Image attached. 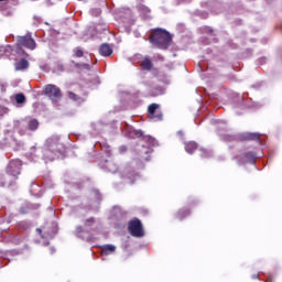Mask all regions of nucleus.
Segmentation results:
<instances>
[{
    "label": "nucleus",
    "mask_w": 282,
    "mask_h": 282,
    "mask_svg": "<svg viewBox=\"0 0 282 282\" xmlns=\"http://www.w3.org/2000/svg\"><path fill=\"white\" fill-rule=\"evenodd\" d=\"M149 41L159 50H167L173 43V35L166 30L154 29L149 36Z\"/></svg>",
    "instance_id": "nucleus-1"
},
{
    "label": "nucleus",
    "mask_w": 282,
    "mask_h": 282,
    "mask_svg": "<svg viewBox=\"0 0 282 282\" xmlns=\"http://www.w3.org/2000/svg\"><path fill=\"white\" fill-rule=\"evenodd\" d=\"M43 94L44 96H47V98H50V100L53 102H61V99L63 98V91L58 86L54 84L46 85Z\"/></svg>",
    "instance_id": "nucleus-2"
},
{
    "label": "nucleus",
    "mask_w": 282,
    "mask_h": 282,
    "mask_svg": "<svg viewBox=\"0 0 282 282\" xmlns=\"http://www.w3.org/2000/svg\"><path fill=\"white\" fill-rule=\"evenodd\" d=\"M45 155H47V151H51L52 153H61L63 149H65V145L63 142H61V137H51L45 142Z\"/></svg>",
    "instance_id": "nucleus-3"
},
{
    "label": "nucleus",
    "mask_w": 282,
    "mask_h": 282,
    "mask_svg": "<svg viewBox=\"0 0 282 282\" xmlns=\"http://www.w3.org/2000/svg\"><path fill=\"white\" fill-rule=\"evenodd\" d=\"M128 230L131 237L140 238L144 236V227L139 218H133L128 223Z\"/></svg>",
    "instance_id": "nucleus-4"
},
{
    "label": "nucleus",
    "mask_w": 282,
    "mask_h": 282,
    "mask_svg": "<svg viewBox=\"0 0 282 282\" xmlns=\"http://www.w3.org/2000/svg\"><path fill=\"white\" fill-rule=\"evenodd\" d=\"M17 45L18 47H25L26 50H36V42L32 39V34L18 36Z\"/></svg>",
    "instance_id": "nucleus-5"
},
{
    "label": "nucleus",
    "mask_w": 282,
    "mask_h": 282,
    "mask_svg": "<svg viewBox=\"0 0 282 282\" xmlns=\"http://www.w3.org/2000/svg\"><path fill=\"white\" fill-rule=\"evenodd\" d=\"M160 106L158 104H151L148 107V118L154 122H160L164 119L162 110H159Z\"/></svg>",
    "instance_id": "nucleus-6"
},
{
    "label": "nucleus",
    "mask_w": 282,
    "mask_h": 282,
    "mask_svg": "<svg viewBox=\"0 0 282 282\" xmlns=\"http://www.w3.org/2000/svg\"><path fill=\"white\" fill-rule=\"evenodd\" d=\"M21 166H23V162L19 159L10 161L8 166L9 175H12V177H19V175H21Z\"/></svg>",
    "instance_id": "nucleus-7"
},
{
    "label": "nucleus",
    "mask_w": 282,
    "mask_h": 282,
    "mask_svg": "<svg viewBox=\"0 0 282 282\" xmlns=\"http://www.w3.org/2000/svg\"><path fill=\"white\" fill-rule=\"evenodd\" d=\"M239 140L241 142H250V141L259 142V140H261V134L256 132H245L239 135Z\"/></svg>",
    "instance_id": "nucleus-8"
},
{
    "label": "nucleus",
    "mask_w": 282,
    "mask_h": 282,
    "mask_svg": "<svg viewBox=\"0 0 282 282\" xmlns=\"http://www.w3.org/2000/svg\"><path fill=\"white\" fill-rule=\"evenodd\" d=\"M186 217H191V208L188 207L180 208L175 214V219L178 221H184Z\"/></svg>",
    "instance_id": "nucleus-9"
},
{
    "label": "nucleus",
    "mask_w": 282,
    "mask_h": 282,
    "mask_svg": "<svg viewBox=\"0 0 282 282\" xmlns=\"http://www.w3.org/2000/svg\"><path fill=\"white\" fill-rule=\"evenodd\" d=\"M240 159L243 163L254 164L257 162V153L254 152H247L241 154Z\"/></svg>",
    "instance_id": "nucleus-10"
},
{
    "label": "nucleus",
    "mask_w": 282,
    "mask_h": 282,
    "mask_svg": "<svg viewBox=\"0 0 282 282\" xmlns=\"http://www.w3.org/2000/svg\"><path fill=\"white\" fill-rule=\"evenodd\" d=\"M30 67V62L25 58H21L19 62H15L14 69L15 72H25Z\"/></svg>",
    "instance_id": "nucleus-11"
},
{
    "label": "nucleus",
    "mask_w": 282,
    "mask_h": 282,
    "mask_svg": "<svg viewBox=\"0 0 282 282\" xmlns=\"http://www.w3.org/2000/svg\"><path fill=\"white\" fill-rule=\"evenodd\" d=\"M99 54L100 56H111V54H113V48L111 45L104 43L99 47Z\"/></svg>",
    "instance_id": "nucleus-12"
},
{
    "label": "nucleus",
    "mask_w": 282,
    "mask_h": 282,
    "mask_svg": "<svg viewBox=\"0 0 282 282\" xmlns=\"http://www.w3.org/2000/svg\"><path fill=\"white\" fill-rule=\"evenodd\" d=\"M104 167L109 171V173H117L118 172V165L113 163V161L106 160Z\"/></svg>",
    "instance_id": "nucleus-13"
},
{
    "label": "nucleus",
    "mask_w": 282,
    "mask_h": 282,
    "mask_svg": "<svg viewBox=\"0 0 282 282\" xmlns=\"http://www.w3.org/2000/svg\"><path fill=\"white\" fill-rule=\"evenodd\" d=\"M123 180H126V184H133L138 180V174L135 172H128L123 175Z\"/></svg>",
    "instance_id": "nucleus-14"
},
{
    "label": "nucleus",
    "mask_w": 282,
    "mask_h": 282,
    "mask_svg": "<svg viewBox=\"0 0 282 282\" xmlns=\"http://www.w3.org/2000/svg\"><path fill=\"white\" fill-rule=\"evenodd\" d=\"M185 151L186 153H189V155H193L197 151V142L189 141L185 144Z\"/></svg>",
    "instance_id": "nucleus-15"
},
{
    "label": "nucleus",
    "mask_w": 282,
    "mask_h": 282,
    "mask_svg": "<svg viewBox=\"0 0 282 282\" xmlns=\"http://www.w3.org/2000/svg\"><path fill=\"white\" fill-rule=\"evenodd\" d=\"M141 67L142 69H144L145 72H151V69H153V62H151V59L149 57H145L142 62H141Z\"/></svg>",
    "instance_id": "nucleus-16"
},
{
    "label": "nucleus",
    "mask_w": 282,
    "mask_h": 282,
    "mask_svg": "<svg viewBox=\"0 0 282 282\" xmlns=\"http://www.w3.org/2000/svg\"><path fill=\"white\" fill-rule=\"evenodd\" d=\"M102 252L105 254H110V252H116V246L113 245H105L102 248H101Z\"/></svg>",
    "instance_id": "nucleus-17"
},
{
    "label": "nucleus",
    "mask_w": 282,
    "mask_h": 282,
    "mask_svg": "<svg viewBox=\"0 0 282 282\" xmlns=\"http://www.w3.org/2000/svg\"><path fill=\"white\" fill-rule=\"evenodd\" d=\"M28 127H29L30 131H36V129H39V120L31 119L28 123Z\"/></svg>",
    "instance_id": "nucleus-18"
},
{
    "label": "nucleus",
    "mask_w": 282,
    "mask_h": 282,
    "mask_svg": "<svg viewBox=\"0 0 282 282\" xmlns=\"http://www.w3.org/2000/svg\"><path fill=\"white\" fill-rule=\"evenodd\" d=\"M73 52H74L76 58H83V56H85V52L80 47L74 48Z\"/></svg>",
    "instance_id": "nucleus-19"
},
{
    "label": "nucleus",
    "mask_w": 282,
    "mask_h": 282,
    "mask_svg": "<svg viewBox=\"0 0 282 282\" xmlns=\"http://www.w3.org/2000/svg\"><path fill=\"white\" fill-rule=\"evenodd\" d=\"M15 102L18 104V105H23V102H25V95H23V94H17L15 95Z\"/></svg>",
    "instance_id": "nucleus-20"
},
{
    "label": "nucleus",
    "mask_w": 282,
    "mask_h": 282,
    "mask_svg": "<svg viewBox=\"0 0 282 282\" xmlns=\"http://www.w3.org/2000/svg\"><path fill=\"white\" fill-rule=\"evenodd\" d=\"M83 232H85V229L83 228V226H77L75 229L76 237H83Z\"/></svg>",
    "instance_id": "nucleus-21"
},
{
    "label": "nucleus",
    "mask_w": 282,
    "mask_h": 282,
    "mask_svg": "<svg viewBox=\"0 0 282 282\" xmlns=\"http://www.w3.org/2000/svg\"><path fill=\"white\" fill-rule=\"evenodd\" d=\"M200 158H210L208 150L200 148Z\"/></svg>",
    "instance_id": "nucleus-22"
},
{
    "label": "nucleus",
    "mask_w": 282,
    "mask_h": 282,
    "mask_svg": "<svg viewBox=\"0 0 282 282\" xmlns=\"http://www.w3.org/2000/svg\"><path fill=\"white\" fill-rule=\"evenodd\" d=\"M67 95L70 100H78V95H76L75 93L68 91Z\"/></svg>",
    "instance_id": "nucleus-23"
},
{
    "label": "nucleus",
    "mask_w": 282,
    "mask_h": 282,
    "mask_svg": "<svg viewBox=\"0 0 282 282\" xmlns=\"http://www.w3.org/2000/svg\"><path fill=\"white\" fill-rule=\"evenodd\" d=\"M96 218L95 217H90L86 220V224H95Z\"/></svg>",
    "instance_id": "nucleus-24"
},
{
    "label": "nucleus",
    "mask_w": 282,
    "mask_h": 282,
    "mask_svg": "<svg viewBox=\"0 0 282 282\" xmlns=\"http://www.w3.org/2000/svg\"><path fill=\"white\" fill-rule=\"evenodd\" d=\"M127 151V147H121L120 148V153H124Z\"/></svg>",
    "instance_id": "nucleus-25"
},
{
    "label": "nucleus",
    "mask_w": 282,
    "mask_h": 282,
    "mask_svg": "<svg viewBox=\"0 0 282 282\" xmlns=\"http://www.w3.org/2000/svg\"><path fill=\"white\" fill-rule=\"evenodd\" d=\"M135 135H137L138 138H142V131H138V132L135 133Z\"/></svg>",
    "instance_id": "nucleus-26"
},
{
    "label": "nucleus",
    "mask_w": 282,
    "mask_h": 282,
    "mask_svg": "<svg viewBox=\"0 0 282 282\" xmlns=\"http://www.w3.org/2000/svg\"><path fill=\"white\" fill-rule=\"evenodd\" d=\"M143 10H144L145 12H151V9H150V8H147V7H143Z\"/></svg>",
    "instance_id": "nucleus-27"
},
{
    "label": "nucleus",
    "mask_w": 282,
    "mask_h": 282,
    "mask_svg": "<svg viewBox=\"0 0 282 282\" xmlns=\"http://www.w3.org/2000/svg\"><path fill=\"white\" fill-rule=\"evenodd\" d=\"M159 61H164V56L158 55Z\"/></svg>",
    "instance_id": "nucleus-28"
},
{
    "label": "nucleus",
    "mask_w": 282,
    "mask_h": 282,
    "mask_svg": "<svg viewBox=\"0 0 282 282\" xmlns=\"http://www.w3.org/2000/svg\"><path fill=\"white\" fill-rule=\"evenodd\" d=\"M252 279H259V273L253 274Z\"/></svg>",
    "instance_id": "nucleus-29"
},
{
    "label": "nucleus",
    "mask_w": 282,
    "mask_h": 282,
    "mask_svg": "<svg viewBox=\"0 0 282 282\" xmlns=\"http://www.w3.org/2000/svg\"><path fill=\"white\" fill-rule=\"evenodd\" d=\"M14 6H19V0H13Z\"/></svg>",
    "instance_id": "nucleus-30"
},
{
    "label": "nucleus",
    "mask_w": 282,
    "mask_h": 282,
    "mask_svg": "<svg viewBox=\"0 0 282 282\" xmlns=\"http://www.w3.org/2000/svg\"><path fill=\"white\" fill-rule=\"evenodd\" d=\"M36 231L39 232V235H41V232H43V230H41V229H36Z\"/></svg>",
    "instance_id": "nucleus-31"
},
{
    "label": "nucleus",
    "mask_w": 282,
    "mask_h": 282,
    "mask_svg": "<svg viewBox=\"0 0 282 282\" xmlns=\"http://www.w3.org/2000/svg\"><path fill=\"white\" fill-rule=\"evenodd\" d=\"M193 204H195V200H192V202L189 203V205H193Z\"/></svg>",
    "instance_id": "nucleus-32"
}]
</instances>
